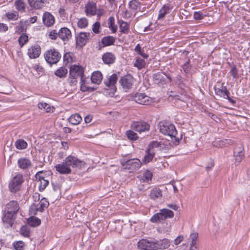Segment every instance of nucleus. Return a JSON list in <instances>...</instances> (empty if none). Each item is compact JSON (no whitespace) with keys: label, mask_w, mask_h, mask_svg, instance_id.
Returning <instances> with one entry per match:
<instances>
[{"label":"nucleus","mask_w":250,"mask_h":250,"mask_svg":"<svg viewBox=\"0 0 250 250\" xmlns=\"http://www.w3.org/2000/svg\"><path fill=\"white\" fill-rule=\"evenodd\" d=\"M20 208L19 204L17 201L12 200L7 203L3 212V222L12 227Z\"/></svg>","instance_id":"obj_1"},{"label":"nucleus","mask_w":250,"mask_h":250,"mask_svg":"<svg viewBox=\"0 0 250 250\" xmlns=\"http://www.w3.org/2000/svg\"><path fill=\"white\" fill-rule=\"evenodd\" d=\"M159 127L162 133L170 136L171 139L174 138L176 143H179V139L176 136L177 132L173 124L165 121H161L159 123Z\"/></svg>","instance_id":"obj_2"},{"label":"nucleus","mask_w":250,"mask_h":250,"mask_svg":"<svg viewBox=\"0 0 250 250\" xmlns=\"http://www.w3.org/2000/svg\"><path fill=\"white\" fill-rule=\"evenodd\" d=\"M174 217V212L167 208H163L159 212L154 214L150 218V221L153 223H162L168 218Z\"/></svg>","instance_id":"obj_3"},{"label":"nucleus","mask_w":250,"mask_h":250,"mask_svg":"<svg viewBox=\"0 0 250 250\" xmlns=\"http://www.w3.org/2000/svg\"><path fill=\"white\" fill-rule=\"evenodd\" d=\"M61 56L60 53L55 48L48 50L44 54L45 61L51 65L56 64L60 61Z\"/></svg>","instance_id":"obj_4"},{"label":"nucleus","mask_w":250,"mask_h":250,"mask_svg":"<svg viewBox=\"0 0 250 250\" xmlns=\"http://www.w3.org/2000/svg\"><path fill=\"white\" fill-rule=\"evenodd\" d=\"M23 181L22 175L20 173L17 174L10 181L8 184V188L10 191L12 193H16L19 191Z\"/></svg>","instance_id":"obj_5"},{"label":"nucleus","mask_w":250,"mask_h":250,"mask_svg":"<svg viewBox=\"0 0 250 250\" xmlns=\"http://www.w3.org/2000/svg\"><path fill=\"white\" fill-rule=\"evenodd\" d=\"M121 164L125 168L131 171L139 169L142 166V163L137 158L125 160V159L121 160Z\"/></svg>","instance_id":"obj_6"},{"label":"nucleus","mask_w":250,"mask_h":250,"mask_svg":"<svg viewBox=\"0 0 250 250\" xmlns=\"http://www.w3.org/2000/svg\"><path fill=\"white\" fill-rule=\"evenodd\" d=\"M49 205V203L43 198L38 204H33L29 209V212L31 214L36 215L38 211L42 212L44 208Z\"/></svg>","instance_id":"obj_7"},{"label":"nucleus","mask_w":250,"mask_h":250,"mask_svg":"<svg viewBox=\"0 0 250 250\" xmlns=\"http://www.w3.org/2000/svg\"><path fill=\"white\" fill-rule=\"evenodd\" d=\"M65 164H66L69 167H73L82 168L85 165V163L79 160L78 158L69 155L67 156L64 160Z\"/></svg>","instance_id":"obj_8"},{"label":"nucleus","mask_w":250,"mask_h":250,"mask_svg":"<svg viewBox=\"0 0 250 250\" xmlns=\"http://www.w3.org/2000/svg\"><path fill=\"white\" fill-rule=\"evenodd\" d=\"M119 82L123 89L127 92L128 90L132 88L134 79L131 75L128 74L122 77Z\"/></svg>","instance_id":"obj_9"},{"label":"nucleus","mask_w":250,"mask_h":250,"mask_svg":"<svg viewBox=\"0 0 250 250\" xmlns=\"http://www.w3.org/2000/svg\"><path fill=\"white\" fill-rule=\"evenodd\" d=\"M138 247L143 250H156L155 241L142 239L138 242Z\"/></svg>","instance_id":"obj_10"},{"label":"nucleus","mask_w":250,"mask_h":250,"mask_svg":"<svg viewBox=\"0 0 250 250\" xmlns=\"http://www.w3.org/2000/svg\"><path fill=\"white\" fill-rule=\"evenodd\" d=\"M132 99L135 102L144 105H148L151 102V99L144 93H136Z\"/></svg>","instance_id":"obj_11"},{"label":"nucleus","mask_w":250,"mask_h":250,"mask_svg":"<svg viewBox=\"0 0 250 250\" xmlns=\"http://www.w3.org/2000/svg\"><path fill=\"white\" fill-rule=\"evenodd\" d=\"M90 37V33L87 32H81L76 37L77 44L80 46L83 47L85 45L87 41L89 40Z\"/></svg>","instance_id":"obj_12"},{"label":"nucleus","mask_w":250,"mask_h":250,"mask_svg":"<svg viewBox=\"0 0 250 250\" xmlns=\"http://www.w3.org/2000/svg\"><path fill=\"white\" fill-rule=\"evenodd\" d=\"M131 126L133 129L139 132L148 131L149 129V125L145 122L135 123Z\"/></svg>","instance_id":"obj_13"},{"label":"nucleus","mask_w":250,"mask_h":250,"mask_svg":"<svg viewBox=\"0 0 250 250\" xmlns=\"http://www.w3.org/2000/svg\"><path fill=\"white\" fill-rule=\"evenodd\" d=\"M69 74L74 79H76L78 77L82 76L83 75V69L82 67L79 65H72L70 67Z\"/></svg>","instance_id":"obj_14"},{"label":"nucleus","mask_w":250,"mask_h":250,"mask_svg":"<svg viewBox=\"0 0 250 250\" xmlns=\"http://www.w3.org/2000/svg\"><path fill=\"white\" fill-rule=\"evenodd\" d=\"M41 173V171L38 172L36 175L35 177L36 179L38 180V181L40 182V185L39 186V189L40 191H43L46 187L49 184V180L48 179H45V177H41L39 176V175Z\"/></svg>","instance_id":"obj_15"},{"label":"nucleus","mask_w":250,"mask_h":250,"mask_svg":"<svg viewBox=\"0 0 250 250\" xmlns=\"http://www.w3.org/2000/svg\"><path fill=\"white\" fill-rule=\"evenodd\" d=\"M59 37L63 41H67L71 38L70 30L66 28H61L58 31Z\"/></svg>","instance_id":"obj_16"},{"label":"nucleus","mask_w":250,"mask_h":250,"mask_svg":"<svg viewBox=\"0 0 250 250\" xmlns=\"http://www.w3.org/2000/svg\"><path fill=\"white\" fill-rule=\"evenodd\" d=\"M40 54L41 47L39 45L32 46L28 50V55L31 59H35L39 57Z\"/></svg>","instance_id":"obj_17"},{"label":"nucleus","mask_w":250,"mask_h":250,"mask_svg":"<svg viewBox=\"0 0 250 250\" xmlns=\"http://www.w3.org/2000/svg\"><path fill=\"white\" fill-rule=\"evenodd\" d=\"M244 148L242 146H236L233 151V155L235 158V163H240L244 157Z\"/></svg>","instance_id":"obj_18"},{"label":"nucleus","mask_w":250,"mask_h":250,"mask_svg":"<svg viewBox=\"0 0 250 250\" xmlns=\"http://www.w3.org/2000/svg\"><path fill=\"white\" fill-rule=\"evenodd\" d=\"M172 9L173 6L171 4H167L164 5L159 11L158 20L163 19L167 14L170 12Z\"/></svg>","instance_id":"obj_19"},{"label":"nucleus","mask_w":250,"mask_h":250,"mask_svg":"<svg viewBox=\"0 0 250 250\" xmlns=\"http://www.w3.org/2000/svg\"><path fill=\"white\" fill-rule=\"evenodd\" d=\"M85 12L87 16H94L97 12L96 4L93 1L88 2L85 7Z\"/></svg>","instance_id":"obj_20"},{"label":"nucleus","mask_w":250,"mask_h":250,"mask_svg":"<svg viewBox=\"0 0 250 250\" xmlns=\"http://www.w3.org/2000/svg\"><path fill=\"white\" fill-rule=\"evenodd\" d=\"M56 170L62 174H68L71 172V168L64 162L59 164L55 166Z\"/></svg>","instance_id":"obj_21"},{"label":"nucleus","mask_w":250,"mask_h":250,"mask_svg":"<svg viewBox=\"0 0 250 250\" xmlns=\"http://www.w3.org/2000/svg\"><path fill=\"white\" fill-rule=\"evenodd\" d=\"M18 167L22 170H26L30 168L32 166L31 162L26 158H21L18 161Z\"/></svg>","instance_id":"obj_22"},{"label":"nucleus","mask_w":250,"mask_h":250,"mask_svg":"<svg viewBox=\"0 0 250 250\" xmlns=\"http://www.w3.org/2000/svg\"><path fill=\"white\" fill-rule=\"evenodd\" d=\"M215 93L216 95L225 99H226V97H229V96L230 95V93L227 87L224 86L223 84L221 88H215Z\"/></svg>","instance_id":"obj_23"},{"label":"nucleus","mask_w":250,"mask_h":250,"mask_svg":"<svg viewBox=\"0 0 250 250\" xmlns=\"http://www.w3.org/2000/svg\"><path fill=\"white\" fill-rule=\"evenodd\" d=\"M44 24L47 26H52L55 22L54 16L49 12H45L42 17Z\"/></svg>","instance_id":"obj_24"},{"label":"nucleus","mask_w":250,"mask_h":250,"mask_svg":"<svg viewBox=\"0 0 250 250\" xmlns=\"http://www.w3.org/2000/svg\"><path fill=\"white\" fill-rule=\"evenodd\" d=\"M156 250L158 249H166L170 246V242L167 239H164L159 241H155Z\"/></svg>","instance_id":"obj_25"},{"label":"nucleus","mask_w":250,"mask_h":250,"mask_svg":"<svg viewBox=\"0 0 250 250\" xmlns=\"http://www.w3.org/2000/svg\"><path fill=\"white\" fill-rule=\"evenodd\" d=\"M102 59L104 63L110 64L114 62L115 57L112 53L107 52L103 55Z\"/></svg>","instance_id":"obj_26"},{"label":"nucleus","mask_w":250,"mask_h":250,"mask_svg":"<svg viewBox=\"0 0 250 250\" xmlns=\"http://www.w3.org/2000/svg\"><path fill=\"white\" fill-rule=\"evenodd\" d=\"M115 39L112 36H107L103 37L101 40V43L103 44V47L110 46L114 44Z\"/></svg>","instance_id":"obj_27"},{"label":"nucleus","mask_w":250,"mask_h":250,"mask_svg":"<svg viewBox=\"0 0 250 250\" xmlns=\"http://www.w3.org/2000/svg\"><path fill=\"white\" fill-rule=\"evenodd\" d=\"M103 79V75L100 71L94 72L91 76V80L93 83L99 84Z\"/></svg>","instance_id":"obj_28"},{"label":"nucleus","mask_w":250,"mask_h":250,"mask_svg":"<svg viewBox=\"0 0 250 250\" xmlns=\"http://www.w3.org/2000/svg\"><path fill=\"white\" fill-rule=\"evenodd\" d=\"M150 198L153 200L160 199L162 197V192L158 188H154L152 189L149 194Z\"/></svg>","instance_id":"obj_29"},{"label":"nucleus","mask_w":250,"mask_h":250,"mask_svg":"<svg viewBox=\"0 0 250 250\" xmlns=\"http://www.w3.org/2000/svg\"><path fill=\"white\" fill-rule=\"evenodd\" d=\"M118 80V76L116 74H113L106 81H104V83L108 87L114 86Z\"/></svg>","instance_id":"obj_30"},{"label":"nucleus","mask_w":250,"mask_h":250,"mask_svg":"<svg viewBox=\"0 0 250 250\" xmlns=\"http://www.w3.org/2000/svg\"><path fill=\"white\" fill-rule=\"evenodd\" d=\"M69 122L73 125H77L80 123L82 118L79 114L71 115L68 119Z\"/></svg>","instance_id":"obj_31"},{"label":"nucleus","mask_w":250,"mask_h":250,"mask_svg":"<svg viewBox=\"0 0 250 250\" xmlns=\"http://www.w3.org/2000/svg\"><path fill=\"white\" fill-rule=\"evenodd\" d=\"M28 1L30 6L36 9L42 8L43 4L45 3L43 0H28Z\"/></svg>","instance_id":"obj_32"},{"label":"nucleus","mask_w":250,"mask_h":250,"mask_svg":"<svg viewBox=\"0 0 250 250\" xmlns=\"http://www.w3.org/2000/svg\"><path fill=\"white\" fill-rule=\"evenodd\" d=\"M146 154L143 160V162L145 164H147L151 161L153 159L155 154L154 151H151L147 148L146 150Z\"/></svg>","instance_id":"obj_33"},{"label":"nucleus","mask_w":250,"mask_h":250,"mask_svg":"<svg viewBox=\"0 0 250 250\" xmlns=\"http://www.w3.org/2000/svg\"><path fill=\"white\" fill-rule=\"evenodd\" d=\"M27 223L31 227H36L41 224V221L38 218L31 216L27 219Z\"/></svg>","instance_id":"obj_34"},{"label":"nucleus","mask_w":250,"mask_h":250,"mask_svg":"<svg viewBox=\"0 0 250 250\" xmlns=\"http://www.w3.org/2000/svg\"><path fill=\"white\" fill-rule=\"evenodd\" d=\"M16 147L18 149H24L27 147V142L23 139H18L15 143Z\"/></svg>","instance_id":"obj_35"},{"label":"nucleus","mask_w":250,"mask_h":250,"mask_svg":"<svg viewBox=\"0 0 250 250\" xmlns=\"http://www.w3.org/2000/svg\"><path fill=\"white\" fill-rule=\"evenodd\" d=\"M120 24V32L122 33H127L129 31V25L128 23L122 20L119 21Z\"/></svg>","instance_id":"obj_36"},{"label":"nucleus","mask_w":250,"mask_h":250,"mask_svg":"<svg viewBox=\"0 0 250 250\" xmlns=\"http://www.w3.org/2000/svg\"><path fill=\"white\" fill-rule=\"evenodd\" d=\"M164 76H166L165 73L161 72H159L157 73L154 74L153 75V78L156 83H160L162 81H164Z\"/></svg>","instance_id":"obj_37"},{"label":"nucleus","mask_w":250,"mask_h":250,"mask_svg":"<svg viewBox=\"0 0 250 250\" xmlns=\"http://www.w3.org/2000/svg\"><path fill=\"white\" fill-rule=\"evenodd\" d=\"M67 73V69L63 67H60L59 69H57L55 72V74L60 78H63L65 77Z\"/></svg>","instance_id":"obj_38"},{"label":"nucleus","mask_w":250,"mask_h":250,"mask_svg":"<svg viewBox=\"0 0 250 250\" xmlns=\"http://www.w3.org/2000/svg\"><path fill=\"white\" fill-rule=\"evenodd\" d=\"M15 5L16 9L21 12H24L25 11V3L22 0H17L15 2Z\"/></svg>","instance_id":"obj_39"},{"label":"nucleus","mask_w":250,"mask_h":250,"mask_svg":"<svg viewBox=\"0 0 250 250\" xmlns=\"http://www.w3.org/2000/svg\"><path fill=\"white\" fill-rule=\"evenodd\" d=\"M162 145L161 142L155 141H152L149 144L147 149L151 151H154V148H155L160 147V148H162Z\"/></svg>","instance_id":"obj_40"},{"label":"nucleus","mask_w":250,"mask_h":250,"mask_svg":"<svg viewBox=\"0 0 250 250\" xmlns=\"http://www.w3.org/2000/svg\"><path fill=\"white\" fill-rule=\"evenodd\" d=\"M19 43L21 47H22L25 44H26L28 41V37L25 34H22L19 40Z\"/></svg>","instance_id":"obj_41"},{"label":"nucleus","mask_w":250,"mask_h":250,"mask_svg":"<svg viewBox=\"0 0 250 250\" xmlns=\"http://www.w3.org/2000/svg\"><path fill=\"white\" fill-rule=\"evenodd\" d=\"M21 234L26 237H29L30 236V229L27 226H22L20 230Z\"/></svg>","instance_id":"obj_42"},{"label":"nucleus","mask_w":250,"mask_h":250,"mask_svg":"<svg viewBox=\"0 0 250 250\" xmlns=\"http://www.w3.org/2000/svg\"><path fill=\"white\" fill-rule=\"evenodd\" d=\"M146 65L145 61L141 58H137L135 61L134 66L140 69L143 67H145Z\"/></svg>","instance_id":"obj_43"},{"label":"nucleus","mask_w":250,"mask_h":250,"mask_svg":"<svg viewBox=\"0 0 250 250\" xmlns=\"http://www.w3.org/2000/svg\"><path fill=\"white\" fill-rule=\"evenodd\" d=\"M126 134L128 138L131 140H136L138 138L137 134L131 130H127Z\"/></svg>","instance_id":"obj_44"},{"label":"nucleus","mask_w":250,"mask_h":250,"mask_svg":"<svg viewBox=\"0 0 250 250\" xmlns=\"http://www.w3.org/2000/svg\"><path fill=\"white\" fill-rule=\"evenodd\" d=\"M140 5V2L136 0H131L129 2V7L130 9L136 10Z\"/></svg>","instance_id":"obj_45"},{"label":"nucleus","mask_w":250,"mask_h":250,"mask_svg":"<svg viewBox=\"0 0 250 250\" xmlns=\"http://www.w3.org/2000/svg\"><path fill=\"white\" fill-rule=\"evenodd\" d=\"M78 26L81 28L86 27L88 25V21L85 18L80 19L78 21Z\"/></svg>","instance_id":"obj_46"},{"label":"nucleus","mask_w":250,"mask_h":250,"mask_svg":"<svg viewBox=\"0 0 250 250\" xmlns=\"http://www.w3.org/2000/svg\"><path fill=\"white\" fill-rule=\"evenodd\" d=\"M24 243L22 241L15 242L13 243V246L16 250H23Z\"/></svg>","instance_id":"obj_47"},{"label":"nucleus","mask_w":250,"mask_h":250,"mask_svg":"<svg viewBox=\"0 0 250 250\" xmlns=\"http://www.w3.org/2000/svg\"><path fill=\"white\" fill-rule=\"evenodd\" d=\"M152 177V172L150 171L146 170L143 174L142 179L144 182H148L151 180Z\"/></svg>","instance_id":"obj_48"},{"label":"nucleus","mask_w":250,"mask_h":250,"mask_svg":"<svg viewBox=\"0 0 250 250\" xmlns=\"http://www.w3.org/2000/svg\"><path fill=\"white\" fill-rule=\"evenodd\" d=\"M229 73L234 79H238L239 78L238 70L236 65H234L231 67Z\"/></svg>","instance_id":"obj_49"},{"label":"nucleus","mask_w":250,"mask_h":250,"mask_svg":"<svg viewBox=\"0 0 250 250\" xmlns=\"http://www.w3.org/2000/svg\"><path fill=\"white\" fill-rule=\"evenodd\" d=\"M38 107L40 109H44L47 112H50L51 107L50 105L45 103H40L38 104Z\"/></svg>","instance_id":"obj_50"},{"label":"nucleus","mask_w":250,"mask_h":250,"mask_svg":"<svg viewBox=\"0 0 250 250\" xmlns=\"http://www.w3.org/2000/svg\"><path fill=\"white\" fill-rule=\"evenodd\" d=\"M135 51L137 52V53L140 55H141L142 57H143L144 58L147 59L148 57V55L144 53L142 51V48L141 46L139 44H138L135 48Z\"/></svg>","instance_id":"obj_51"},{"label":"nucleus","mask_w":250,"mask_h":250,"mask_svg":"<svg viewBox=\"0 0 250 250\" xmlns=\"http://www.w3.org/2000/svg\"><path fill=\"white\" fill-rule=\"evenodd\" d=\"M190 63V60H188V61H187L183 65V69L184 71L186 73H188L190 71V70L191 69V66L189 64Z\"/></svg>","instance_id":"obj_52"},{"label":"nucleus","mask_w":250,"mask_h":250,"mask_svg":"<svg viewBox=\"0 0 250 250\" xmlns=\"http://www.w3.org/2000/svg\"><path fill=\"white\" fill-rule=\"evenodd\" d=\"M198 237V233L194 232L190 235L189 238L191 240L190 244H196V241Z\"/></svg>","instance_id":"obj_53"},{"label":"nucleus","mask_w":250,"mask_h":250,"mask_svg":"<svg viewBox=\"0 0 250 250\" xmlns=\"http://www.w3.org/2000/svg\"><path fill=\"white\" fill-rule=\"evenodd\" d=\"M100 28V23L97 21L93 24L92 31L95 34H98L100 32L99 29Z\"/></svg>","instance_id":"obj_54"},{"label":"nucleus","mask_w":250,"mask_h":250,"mask_svg":"<svg viewBox=\"0 0 250 250\" xmlns=\"http://www.w3.org/2000/svg\"><path fill=\"white\" fill-rule=\"evenodd\" d=\"M194 18L196 20H200L204 18V15L201 12H195L194 13Z\"/></svg>","instance_id":"obj_55"},{"label":"nucleus","mask_w":250,"mask_h":250,"mask_svg":"<svg viewBox=\"0 0 250 250\" xmlns=\"http://www.w3.org/2000/svg\"><path fill=\"white\" fill-rule=\"evenodd\" d=\"M49 37L52 40H56L59 37L58 32L56 30L51 31L49 33Z\"/></svg>","instance_id":"obj_56"},{"label":"nucleus","mask_w":250,"mask_h":250,"mask_svg":"<svg viewBox=\"0 0 250 250\" xmlns=\"http://www.w3.org/2000/svg\"><path fill=\"white\" fill-rule=\"evenodd\" d=\"M63 60L64 62H69L72 61V58L70 52L66 53L64 55Z\"/></svg>","instance_id":"obj_57"},{"label":"nucleus","mask_w":250,"mask_h":250,"mask_svg":"<svg viewBox=\"0 0 250 250\" xmlns=\"http://www.w3.org/2000/svg\"><path fill=\"white\" fill-rule=\"evenodd\" d=\"M7 17L10 20H16L17 19V15L13 13L6 14Z\"/></svg>","instance_id":"obj_58"},{"label":"nucleus","mask_w":250,"mask_h":250,"mask_svg":"<svg viewBox=\"0 0 250 250\" xmlns=\"http://www.w3.org/2000/svg\"><path fill=\"white\" fill-rule=\"evenodd\" d=\"M53 189L54 191H57L60 189L59 185L57 183L51 182Z\"/></svg>","instance_id":"obj_59"},{"label":"nucleus","mask_w":250,"mask_h":250,"mask_svg":"<svg viewBox=\"0 0 250 250\" xmlns=\"http://www.w3.org/2000/svg\"><path fill=\"white\" fill-rule=\"evenodd\" d=\"M167 207L174 210H177L179 208V207L175 204H167Z\"/></svg>","instance_id":"obj_60"},{"label":"nucleus","mask_w":250,"mask_h":250,"mask_svg":"<svg viewBox=\"0 0 250 250\" xmlns=\"http://www.w3.org/2000/svg\"><path fill=\"white\" fill-rule=\"evenodd\" d=\"M33 69L37 72H42L43 70V68L42 66L38 64L35 65L33 66Z\"/></svg>","instance_id":"obj_61"},{"label":"nucleus","mask_w":250,"mask_h":250,"mask_svg":"<svg viewBox=\"0 0 250 250\" xmlns=\"http://www.w3.org/2000/svg\"><path fill=\"white\" fill-rule=\"evenodd\" d=\"M114 22H115L114 18L113 17H110L108 19V27L109 26H111L113 25H114Z\"/></svg>","instance_id":"obj_62"},{"label":"nucleus","mask_w":250,"mask_h":250,"mask_svg":"<svg viewBox=\"0 0 250 250\" xmlns=\"http://www.w3.org/2000/svg\"><path fill=\"white\" fill-rule=\"evenodd\" d=\"M183 236H179L178 237H177L174 240V244L175 245L179 244L183 240Z\"/></svg>","instance_id":"obj_63"},{"label":"nucleus","mask_w":250,"mask_h":250,"mask_svg":"<svg viewBox=\"0 0 250 250\" xmlns=\"http://www.w3.org/2000/svg\"><path fill=\"white\" fill-rule=\"evenodd\" d=\"M214 166V162L212 161H211L208 164V165L206 167V168L207 171L210 170Z\"/></svg>","instance_id":"obj_64"}]
</instances>
